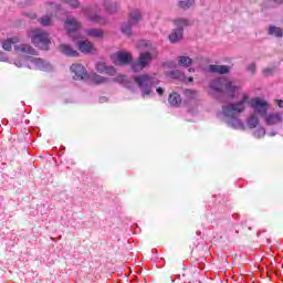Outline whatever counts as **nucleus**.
<instances>
[{
	"label": "nucleus",
	"instance_id": "nucleus-1",
	"mask_svg": "<svg viewBox=\"0 0 283 283\" xmlns=\"http://www.w3.org/2000/svg\"><path fill=\"white\" fill-rule=\"evenodd\" d=\"M137 48L144 51L139 52L137 61L132 63V70L133 72H143V70L151 65L155 59H158V51L147 40H142Z\"/></svg>",
	"mask_w": 283,
	"mask_h": 283
},
{
	"label": "nucleus",
	"instance_id": "nucleus-2",
	"mask_svg": "<svg viewBox=\"0 0 283 283\" xmlns=\"http://www.w3.org/2000/svg\"><path fill=\"white\" fill-rule=\"evenodd\" d=\"M247 103H249V95L243 92L240 101L230 102L222 106L223 116H227V118H233L232 127H234V129H238V127H244L242 120L237 118L240 114H244V112H247Z\"/></svg>",
	"mask_w": 283,
	"mask_h": 283
},
{
	"label": "nucleus",
	"instance_id": "nucleus-3",
	"mask_svg": "<svg viewBox=\"0 0 283 283\" xmlns=\"http://www.w3.org/2000/svg\"><path fill=\"white\" fill-rule=\"evenodd\" d=\"M210 90L224 94L228 98H235L242 92V85L239 84L238 80L219 77L210 82Z\"/></svg>",
	"mask_w": 283,
	"mask_h": 283
},
{
	"label": "nucleus",
	"instance_id": "nucleus-4",
	"mask_svg": "<svg viewBox=\"0 0 283 283\" xmlns=\"http://www.w3.org/2000/svg\"><path fill=\"white\" fill-rule=\"evenodd\" d=\"M134 83L140 90L143 98H145V96H151L154 87L158 85V78L154 75L142 74L134 77Z\"/></svg>",
	"mask_w": 283,
	"mask_h": 283
},
{
	"label": "nucleus",
	"instance_id": "nucleus-5",
	"mask_svg": "<svg viewBox=\"0 0 283 283\" xmlns=\"http://www.w3.org/2000/svg\"><path fill=\"white\" fill-rule=\"evenodd\" d=\"M29 36L31 38V43L35 45V48H40V50H50V35L48 32L41 29H34L29 32Z\"/></svg>",
	"mask_w": 283,
	"mask_h": 283
},
{
	"label": "nucleus",
	"instance_id": "nucleus-6",
	"mask_svg": "<svg viewBox=\"0 0 283 283\" xmlns=\"http://www.w3.org/2000/svg\"><path fill=\"white\" fill-rule=\"evenodd\" d=\"M251 109H253L252 114L264 118L266 114H269V109H271V104L266 102V99L262 97H253L252 99L249 97V102Z\"/></svg>",
	"mask_w": 283,
	"mask_h": 283
},
{
	"label": "nucleus",
	"instance_id": "nucleus-7",
	"mask_svg": "<svg viewBox=\"0 0 283 283\" xmlns=\"http://www.w3.org/2000/svg\"><path fill=\"white\" fill-rule=\"evenodd\" d=\"M174 24L176 25V29L169 35V41L170 43H178V41L182 39L184 28H187L190 23L189 20L185 18H177L174 20Z\"/></svg>",
	"mask_w": 283,
	"mask_h": 283
},
{
	"label": "nucleus",
	"instance_id": "nucleus-8",
	"mask_svg": "<svg viewBox=\"0 0 283 283\" xmlns=\"http://www.w3.org/2000/svg\"><path fill=\"white\" fill-rule=\"evenodd\" d=\"M83 28V24L78 19L72 15H67L66 20L64 21V30L67 32L69 36L73 39V41H76L78 38H76V32Z\"/></svg>",
	"mask_w": 283,
	"mask_h": 283
},
{
	"label": "nucleus",
	"instance_id": "nucleus-9",
	"mask_svg": "<svg viewBox=\"0 0 283 283\" xmlns=\"http://www.w3.org/2000/svg\"><path fill=\"white\" fill-rule=\"evenodd\" d=\"M98 6L93 7H85L82 9V12L86 19L90 21H93V23H97L98 25H105L107 23V20L105 17L101 15L98 12H96V9Z\"/></svg>",
	"mask_w": 283,
	"mask_h": 283
},
{
	"label": "nucleus",
	"instance_id": "nucleus-10",
	"mask_svg": "<svg viewBox=\"0 0 283 283\" xmlns=\"http://www.w3.org/2000/svg\"><path fill=\"white\" fill-rule=\"evenodd\" d=\"M114 65H132L134 56L127 51H117L111 55Z\"/></svg>",
	"mask_w": 283,
	"mask_h": 283
},
{
	"label": "nucleus",
	"instance_id": "nucleus-11",
	"mask_svg": "<svg viewBox=\"0 0 283 283\" xmlns=\"http://www.w3.org/2000/svg\"><path fill=\"white\" fill-rule=\"evenodd\" d=\"M44 8L50 13H46L45 15L40 18L39 23H41L44 27L52 25V14H54V12H57V10H60L61 7L54 2H45Z\"/></svg>",
	"mask_w": 283,
	"mask_h": 283
},
{
	"label": "nucleus",
	"instance_id": "nucleus-12",
	"mask_svg": "<svg viewBox=\"0 0 283 283\" xmlns=\"http://www.w3.org/2000/svg\"><path fill=\"white\" fill-rule=\"evenodd\" d=\"M263 120H264L265 125H269L270 127H273L275 125H282L283 115H282V113L274 111V112L268 113L263 117Z\"/></svg>",
	"mask_w": 283,
	"mask_h": 283
},
{
	"label": "nucleus",
	"instance_id": "nucleus-13",
	"mask_svg": "<svg viewBox=\"0 0 283 283\" xmlns=\"http://www.w3.org/2000/svg\"><path fill=\"white\" fill-rule=\"evenodd\" d=\"M71 72L73 74L74 81H85V78H87V69H85V66L82 64H73L71 66Z\"/></svg>",
	"mask_w": 283,
	"mask_h": 283
},
{
	"label": "nucleus",
	"instance_id": "nucleus-14",
	"mask_svg": "<svg viewBox=\"0 0 283 283\" xmlns=\"http://www.w3.org/2000/svg\"><path fill=\"white\" fill-rule=\"evenodd\" d=\"M75 43L83 54H96L97 52L96 46L90 40L76 41Z\"/></svg>",
	"mask_w": 283,
	"mask_h": 283
},
{
	"label": "nucleus",
	"instance_id": "nucleus-15",
	"mask_svg": "<svg viewBox=\"0 0 283 283\" xmlns=\"http://www.w3.org/2000/svg\"><path fill=\"white\" fill-rule=\"evenodd\" d=\"M102 6L107 14H116L120 10V2L116 0H102Z\"/></svg>",
	"mask_w": 283,
	"mask_h": 283
},
{
	"label": "nucleus",
	"instance_id": "nucleus-16",
	"mask_svg": "<svg viewBox=\"0 0 283 283\" xmlns=\"http://www.w3.org/2000/svg\"><path fill=\"white\" fill-rule=\"evenodd\" d=\"M14 51L19 54H24L25 56H36V50H34L30 44H15Z\"/></svg>",
	"mask_w": 283,
	"mask_h": 283
},
{
	"label": "nucleus",
	"instance_id": "nucleus-17",
	"mask_svg": "<svg viewBox=\"0 0 283 283\" xmlns=\"http://www.w3.org/2000/svg\"><path fill=\"white\" fill-rule=\"evenodd\" d=\"M95 70L99 72V74H108V76H116V69L114 66H107L104 62H97L95 65Z\"/></svg>",
	"mask_w": 283,
	"mask_h": 283
},
{
	"label": "nucleus",
	"instance_id": "nucleus-18",
	"mask_svg": "<svg viewBox=\"0 0 283 283\" xmlns=\"http://www.w3.org/2000/svg\"><path fill=\"white\" fill-rule=\"evenodd\" d=\"M86 36L95 39L96 41H103L105 39V31L103 29L91 28L85 30Z\"/></svg>",
	"mask_w": 283,
	"mask_h": 283
},
{
	"label": "nucleus",
	"instance_id": "nucleus-19",
	"mask_svg": "<svg viewBox=\"0 0 283 283\" xmlns=\"http://www.w3.org/2000/svg\"><path fill=\"white\" fill-rule=\"evenodd\" d=\"M17 43H21V36L14 35L12 38H8L2 41V50L6 52H12V46L17 45Z\"/></svg>",
	"mask_w": 283,
	"mask_h": 283
},
{
	"label": "nucleus",
	"instance_id": "nucleus-20",
	"mask_svg": "<svg viewBox=\"0 0 283 283\" xmlns=\"http://www.w3.org/2000/svg\"><path fill=\"white\" fill-rule=\"evenodd\" d=\"M31 63H33L35 70H42L43 72H51L52 70V64L38 57H33Z\"/></svg>",
	"mask_w": 283,
	"mask_h": 283
},
{
	"label": "nucleus",
	"instance_id": "nucleus-21",
	"mask_svg": "<svg viewBox=\"0 0 283 283\" xmlns=\"http://www.w3.org/2000/svg\"><path fill=\"white\" fill-rule=\"evenodd\" d=\"M209 72H212L213 74H229V72H231V67L227 65L212 64L209 66Z\"/></svg>",
	"mask_w": 283,
	"mask_h": 283
},
{
	"label": "nucleus",
	"instance_id": "nucleus-22",
	"mask_svg": "<svg viewBox=\"0 0 283 283\" xmlns=\"http://www.w3.org/2000/svg\"><path fill=\"white\" fill-rule=\"evenodd\" d=\"M247 125H248L249 129H255L256 127H260L259 115L252 113L247 119Z\"/></svg>",
	"mask_w": 283,
	"mask_h": 283
},
{
	"label": "nucleus",
	"instance_id": "nucleus-23",
	"mask_svg": "<svg viewBox=\"0 0 283 283\" xmlns=\"http://www.w3.org/2000/svg\"><path fill=\"white\" fill-rule=\"evenodd\" d=\"M59 50L62 54H65V56H78V51L74 50L69 44H61Z\"/></svg>",
	"mask_w": 283,
	"mask_h": 283
},
{
	"label": "nucleus",
	"instance_id": "nucleus-24",
	"mask_svg": "<svg viewBox=\"0 0 283 283\" xmlns=\"http://www.w3.org/2000/svg\"><path fill=\"white\" fill-rule=\"evenodd\" d=\"M140 19H143V13L140 12V10L135 9V10L130 11L128 21L133 25H137V23L140 22Z\"/></svg>",
	"mask_w": 283,
	"mask_h": 283
},
{
	"label": "nucleus",
	"instance_id": "nucleus-25",
	"mask_svg": "<svg viewBox=\"0 0 283 283\" xmlns=\"http://www.w3.org/2000/svg\"><path fill=\"white\" fill-rule=\"evenodd\" d=\"M177 65L178 67H191L193 60L189 56L181 55L177 57Z\"/></svg>",
	"mask_w": 283,
	"mask_h": 283
},
{
	"label": "nucleus",
	"instance_id": "nucleus-26",
	"mask_svg": "<svg viewBox=\"0 0 283 283\" xmlns=\"http://www.w3.org/2000/svg\"><path fill=\"white\" fill-rule=\"evenodd\" d=\"M168 103L172 107H180V104L182 103V97H180V94L178 93H171L168 97Z\"/></svg>",
	"mask_w": 283,
	"mask_h": 283
},
{
	"label": "nucleus",
	"instance_id": "nucleus-27",
	"mask_svg": "<svg viewBox=\"0 0 283 283\" xmlns=\"http://www.w3.org/2000/svg\"><path fill=\"white\" fill-rule=\"evenodd\" d=\"M268 34L271 36H275L276 39H282L283 36V29L275 25H270L268 30Z\"/></svg>",
	"mask_w": 283,
	"mask_h": 283
},
{
	"label": "nucleus",
	"instance_id": "nucleus-28",
	"mask_svg": "<svg viewBox=\"0 0 283 283\" xmlns=\"http://www.w3.org/2000/svg\"><path fill=\"white\" fill-rule=\"evenodd\" d=\"M132 25L134 24L130 23L129 21L122 23L120 30L123 34H126V36H132Z\"/></svg>",
	"mask_w": 283,
	"mask_h": 283
},
{
	"label": "nucleus",
	"instance_id": "nucleus-29",
	"mask_svg": "<svg viewBox=\"0 0 283 283\" xmlns=\"http://www.w3.org/2000/svg\"><path fill=\"white\" fill-rule=\"evenodd\" d=\"M92 81L95 83V85H103L104 83H107L108 80L103 75L94 74L92 76Z\"/></svg>",
	"mask_w": 283,
	"mask_h": 283
},
{
	"label": "nucleus",
	"instance_id": "nucleus-30",
	"mask_svg": "<svg viewBox=\"0 0 283 283\" xmlns=\"http://www.w3.org/2000/svg\"><path fill=\"white\" fill-rule=\"evenodd\" d=\"M265 135H266V129H264V126H258L253 132L254 138H264Z\"/></svg>",
	"mask_w": 283,
	"mask_h": 283
},
{
	"label": "nucleus",
	"instance_id": "nucleus-31",
	"mask_svg": "<svg viewBox=\"0 0 283 283\" xmlns=\"http://www.w3.org/2000/svg\"><path fill=\"white\" fill-rule=\"evenodd\" d=\"M193 3H196L195 0H181L179 1V8H181V10H189V8H192Z\"/></svg>",
	"mask_w": 283,
	"mask_h": 283
},
{
	"label": "nucleus",
	"instance_id": "nucleus-32",
	"mask_svg": "<svg viewBox=\"0 0 283 283\" xmlns=\"http://www.w3.org/2000/svg\"><path fill=\"white\" fill-rule=\"evenodd\" d=\"M184 94L188 101H196V98H198V92L192 90H186Z\"/></svg>",
	"mask_w": 283,
	"mask_h": 283
},
{
	"label": "nucleus",
	"instance_id": "nucleus-33",
	"mask_svg": "<svg viewBox=\"0 0 283 283\" xmlns=\"http://www.w3.org/2000/svg\"><path fill=\"white\" fill-rule=\"evenodd\" d=\"M62 3H65L66 6H70V8L76 9L78 6H81V2L78 0H62Z\"/></svg>",
	"mask_w": 283,
	"mask_h": 283
},
{
	"label": "nucleus",
	"instance_id": "nucleus-34",
	"mask_svg": "<svg viewBox=\"0 0 283 283\" xmlns=\"http://www.w3.org/2000/svg\"><path fill=\"white\" fill-rule=\"evenodd\" d=\"M167 76L169 77V78H182V72L181 71H179V70H176V71H172V72H169V73H167Z\"/></svg>",
	"mask_w": 283,
	"mask_h": 283
},
{
	"label": "nucleus",
	"instance_id": "nucleus-35",
	"mask_svg": "<svg viewBox=\"0 0 283 283\" xmlns=\"http://www.w3.org/2000/svg\"><path fill=\"white\" fill-rule=\"evenodd\" d=\"M258 65L255 64V62H252L251 64H249L247 66V72H249V74H255V70H256Z\"/></svg>",
	"mask_w": 283,
	"mask_h": 283
},
{
	"label": "nucleus",
	"instance_id": "nucleus-36",
	"mask_svg": "<svg viewBox=\"0 0 283 283\" xmlns=\"http://www.w3.org/2000/svg\"><path fill=\"white\" fill-rule=\"evenodd\" d=\"M273 72H275V69H271V67L263 69V76H271Z\"/></svg>",
	"mask_w": 283,
	"mask_h": 283
},
{
	"label": "nucleus",
	"instance_id": "nucleus-37",
	"mask_svg": "<svg viewBox=\"0 0 283 283\" xmlns=\"http://www.w3.org/2000/svg\"><path fill=\"white\" fill-rule=\"evenodd\" d=\"M165 66L170 69H176L178 67V62L176 63L175 61H169L165 63Z\"/></svg>",
	"mask_w": 283,
	"mask_h": 283
},
{
	"label": "nucleus",
	"instance_id": "nucleus-38",
	"mask_svg": "<svg viewBox=\"0 0 283 283\" xmlns=\"http://www.w3.org/2000/svg\"><path fill=\"white\" fill-rule=\"evenodd\" d=\"M115 81L117 83H125L127 81V77L125 75H118Z\"/></svg>",
	"mask_w": 283,
	"mask_h": 283
},
{
	"label": "nucleus",
	"instance_id": "nucleus-39",
	"mask_svg": "<svg viewBox=\"0 0 283 283\" xmlns=\"http://www.w3.org/2000/svg\"><path fill=\"white\" fill-rule=\"evenodd\" d=\"M157 94H158L159 96H163V95L165 94V90H164L163 87H158V88H157Z\"/></svg>",
	"mask_w": 283,
	"mask_h": 283
},
{
	"label": "nucleus",
	"instance_id": "nucleus-40",
	"mask_svg": "<svg viewBox=\"0 0 283 283\" xmlns=\"http://www.w3.org/2000/svg\"><path fill=\"white\" fill-rule=\"evenodd\" d=\"M272 3H275L276 6H282L283 0H270Z\"/></svg>",
	"mask_w": 283,
	"mask_h": 283
},
{
	"label": "nucleus",
	"instance_id": "nucleus-41",
	"mask_svg": "<svg viewBox=\"0 0 283 283\" xmlns=\"http://www.w3.org/2000/svg\"><path fill=\"white\" fill-rule=\"evenodd\" d=\"M276 105H277V107H280L282 109L283 108V101L282 99H276Z\"/></svg>",
	"mask_w": 283,
	"mask_h": 283
},
{
	"label": "nucleus",
	"instance_id": "nucleus-42",
	"mask_svg": "<svg viewBox=\"0 0 283 283\" xmlns=\"http://www.w3.org/2000/svg\"><path fill=\"white\" fill-rule=\"evenodd\" d=\"M0 61H7L6 53L0 51Z\"/></svg>",
	"mask_w": 283,
	"mask_h": 283
},
{
	"label": "nucleus",
	"instance_id": "nucleus-43",
	"mask_svg": "<svg viewBox=\"0 0 283 283\" xmlns=\"http://www.w3.org/2000/svg\"><path fill=\"white\" fill-rule=\"evenodd\" d=\"M14 65H15L17 67H21V62H14Z\"/></svg>",
	"mask_w": 283,
	"mask_h": 283
},
{
	"label": "nucleus",
	"instance_id": "nucleus-44",
	"mask_svg": "<svg viewBox=\"0 0 283 283\" xmlns=\"http://www.w3.org/2000/svg\"><path fill=\"white\" fill-rule=\"evenodd\" d=\"M189 83H193V77H189Z\"/></svg>",
	"mask_w": 283,
	"mask_h": 283
}]
</instances>
